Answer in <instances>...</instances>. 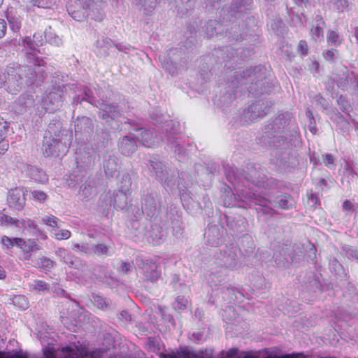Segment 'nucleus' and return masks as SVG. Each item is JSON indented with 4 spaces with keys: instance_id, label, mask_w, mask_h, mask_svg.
<instances>
[{
    "instance_id": "f257e3e1",
    "label": "nucleus",
    "mask_w": 358,
    "mask_h": 358,
    "mask_svg": "<svg viewBox=\"0 0 358 358\" xmlns=\"http://www.w3.org/2000/svg\"><path fill=\"white\" fill-rule=\"evenodd\" d=\"M289 124V120L284 114H280L272 122L264 126L263 134L259 137L261 143L275 149L272 155L278 157L280 162H285L288 155L287 148L289 141L286 129Z\"/></svg>"
},
{
    "instance_id": "f03ea898",
    "label": "nucleus",
    "mask_w": 358,
    "mask_h": 358,
    "mask_svg": "<svg viewBox=\"0 0 358 358\" xmlns=\"http://www.w3.org/2000/svg\"><path fill=\"white\" fill-rule=\"evenodd\" d=\"M71 132L68 130H59L58 134L49 126L43 136L41 150L45 156L59 155L67 152L71 144Z\"/></svg>"
},
{
    "instance_id": "7ed1b4c3",
    "label": "nucleus",
    "mask_w": 358,
    "mask_h": 358,
    "mask_svg": "<svg viewBox=\"0 0 358 358\" xmlns=\"http://www.w3.org/2000/svg\"><path fill=\"white\" fill-rule=\"evenodd\" d=\"M101 350H97L92 352H85L81 358H101ZM44 358H76L73 349L64 347L56 350L53 347L48 346L43 350ZM0 358H27L26 355L15 352L12 355H3L0 354Z\"/></svg>"
},
{
    "instance_id": "20e7f679",
    "label": "nucleus",
    "mask_w": 358,
    "mask_h": 358,
    "mask_svg": "<svg viewBox=\"0 0 358 358\" xmlns=\"http://www.w3.org/2000/svg\"><path fill=\"white\" fill-rule=\"evenodd\" d=\"M262 69L263 67L259 66L245 71L243 69L238 68L234 71H230L227 83L232 88L238 87V85L246 84L248 81H251L252 83L255 82L257 84L258 81L265 78L264 75L259 74Z\"/></svg>"
},
{
    "instance_id": "39448f33",
    "label": "nucleus",
    "mask_w": 358,
    "mask_h": 358,
    "mask_svg": "<svg viewBox=\"0 0 358 358\" xmlns=\"http://www.w3.org/2000/svg\"><path fill=\"white\" fill-rule=\"evenodd\" d=\"M68 313L61 312V322L67 329L76 332L80 327V322L85 320L86 313L85 310L75 303H67Z\"/></svg>"
},
{
    "instance_id": "423d86ee",
    "label": "nucleus",
    "mask_w": 358,
    "mask_h": 358,
    "mask_svg": "<svg viewBox=\"0 0 358 358\" xmlns=\"http://www.w3.org/2000/svg\"><path fill=\"white\" fill-rule=\"evenodd\" d=\"M270 108L271 106L267 101H257L252 103L243 110L241 118L245 123L250 124L258 118L263 117L266 115L269 112Z\"/></svg>"
},
{
    "instance_id": "0eeeda50",
    "label": "nucleus",
    "mask_w": 358,
    "mask_h": 358,
    "mask_svg": "<svg viewBox=\"0 0 358 358\" xmlns=\"http://www.w3.org/2000/svg\"><path fill=\"white\" fill-rule=\"evenodd\" d=\"M64 87L53 86L50 92L43 98V107L50 113L58 110L64 101Z\"/></svg>"
},
{
    "instance_id": "6e6552de",
    "label": "nucleus",
    "mask_w": 358,
    "mask_h": 358,
    "mask_svg": "<svg viewBox=\"0 0 358 358\" xmlns=\"http://www.w3.org/2000/svg\"><path fill=\"white\" fill-rule=\"evenodd\" d=\"M20 69L8 67L6 69V81L5 87L11 94H15L20 91L23 85V79L20 73Z\"/></svg>"
},
{
    "instance_id": "1a4fd4ad",
    "label": "nucleus",
    "mask_w": 358,
    "mask_h": 358,
    "mask_svg": "<svg viewBox=\"0 0 358 358\" xmlns=\"http://www.w3.org/2000/svg\"><path fill=\"white\" fill-rule=\"evenodd\" d=\"M135 137L141 142L143 146L147 148L158 146L163 141L162 136L157 131L142 128L136 130Z\"/></svg>"
},
{
    "instance_id": "9d476101",
    "label": "nucleus",
    "mask_w": 358,
    "mask_h": 358,
    "mask_svg": "<svg viewBox=\"0 0 358 358\" xmlns=\"http://www.w3.org/2000/svg\"><path fill=\"white\" fill-rule=\"evenodd\" d=\"M96 107L99 108V117L110 124L113 120L122 115L121 110L117 105L114 103H108L103 101H98Z\"/></svg>"
},
{
    "instance_id": "9b49d317",
    "label": "nucleus",
    "mask_w": 358,
    "mask_h": 358,
    "mask_svg": "<svg viewBox=\"0 0 358 358\" xmlns=\"http://www.w3.org/2000/svg\"><path fill=\"white\" fill-rule=\"evenodd\" d=\"M55 253L60 261L72 268L83 271L86 267L85 262L79 257H75L66 249L59 248L55 250Z\"/></svg>"
},
{
    "instance_id": "f8f14e48",
    "label": "nucleus",
    "mask_w": 358,
    "mask_h": 358,
    "mask_svg": "<svg viewBox=\"0 0 358 358\" xmlns=\"http://www.w3.org/2000/svg\"><path fill=\"white\" fill-rule=\"evenodd\" d=\"M228 270L225 266H219L213 270L208 282L213 289L220 290L227 283Z\"/></svg>"
},
{
    "instance_id": "ddd939ff",
    "label": "nucleus",
    "mask_w": 358,
    "mask_h": 358,
    "mask_svg": "<svg viewBox=\"0 0 358 358\" xmlns=\"http://www.w3.org/2000/svg\"><path fill=\"white\" fill-rule=\"evenodd\" d=\"M7 202L10 207L21 210L26 203L24 188L18 187L10 189L8 192Z\"/></svg>"
},
{
    "instance_id": "4468645a",
    "label": "nucleus",
    "mask_w": 358,
    "mask_h": 358,
    "mask_svg": "<svg viewBox=\"0 0 358 358\" xmlns=\"http://www.w3.org/2000/svg\"><path fill=\"white\" fill-rule=\"evenodd\" d=\"M136 261L138 267L143 270L145 280L152 282L157 281L159 276V273L157 271V266L155 263L149 260H143L141 258L136 259Z\"/></svg>"
},
{
    "instance_id": "2eb2a0df",
    "label": "nucleus",
    "mask_w": 358,
    "mask_h": 358,
    "mask_svg": "<svg viewBox=\"0 0 358 358\" xmlns=\"http://www.w3.org/2000/svg\"><path fill=\"white\" fill-rule=\"evenodd\" d=\"M245 178L247 180L258 187H266L269 185L264 171L260 167L258 169L252 167V169L247 172Z\"/></svg>"
},
{
    "instance_id": "dca6fc26",
    "label": "nucleus",
    "mask_w": 358,
    "mask_h": 358,
    "mask_svg": "<svg viewBox=\"0 0 358 358\" xmlns=\"http://www.w3.org/2000/svg\"><path fill=\"white\" fill-rule=\"evenodd\" d=\"M95 46L96 53L99 57H106L109 55L113 49L115 48L121 50L118 45L115 44L110 38L105 36H103L101 39L96 40Z\"/></svg>"
},
{
    "instance_id": "f3484780",
    "label": "nucleus",
    "mask_w": 358,
    "mask_h": 358,
    "mask_svg": "<svg viewBox=\"0 0 358 358\" xmlns=\"http://www.w3.org/2000/svg\"><path fill=\"white\" fill-rule=\"evenodd\" d=\"M131 192L119 189L113 194V197L110 196V205H113L115 208L127 210L130 204L129 196Z\"/></svg>"
},
{
    "instance_id": "a211bd4d",
    "label": "nucleus",
    "mask_w": 358,
    "mask_h": 358,
    "mask_svg": "<svg viewBox=\"0 0 358 358\" xmlns=\"http://www.w3.org/2000/svg\"><path fill=\"white\" fill-rule=\"evenodd\" d=\"M150 165L159 180L166 183L168 186L174 184L172 182V177L169 178V169L162 162L153 159L150 160Z\"/></svg>"
},
{
    "instance_id": "6ab92c4d",
    "label": "nucleus",
    "mask_w": 358,
    "mask_h": 358,
    "mask_svg": "<svg viewBox=\"0 0 358 358\" xmlns=\"http://www.w3.org/2000/svg\"><path fill=\"white\" fill-rule=\"evenodd\" d=\"M22 172L24 173L27 177L36 182H44L48 180L45 173L43 170L34 166L24 164L22 168Z\"/></svg>"
},
{
    "instance_id": "aec40b11",
    "label": "nucleus",
    "mask_w": 358,
    "mask_h": 358,
    "mask_svg": "<svg viewBox=\"0 0 358 358\" xmlns=\"http://www.w3.org/2000/svg\"><path fill=\"white\" fill-rule=\"evenodd\" d=\"M355 77L352 73H350L347 67L343 66L338 73L337 85L342 90H347L348 87L355 83Z\"/></svg>"
},
{
    "instance_id": "412c9836",
    "label": "nucleus",
    "mask_w": 358,
    "mask_h": 358,
    "mask_svg": "<svg viewBox=\"0 0 358 358\" xmlns=\"http://www.w3.org/2000/svg\"><path fill=\"white\" fill-rule=\"evenodd\" d=\"M168 309L164 307L158 306L155 310H152L150 315V320L152 323H157V317L159 316L162 320L164 322H168L171 326L175 325V321L173 316L167 312Z\"/></svg>"
},
{
    "instance_id": "4be33fe9",
    "label": "nucleus",
    "mask_w": 358,
    "mask_h": 358,
    "mask_svg": "<svg viewBox=\"0 0 358 358\" xmlns=\"http://www.w3.org/2000/svg\"><path fill=\"white\" fill-rule=\"evenodd\" d=\"M119 148L124 155L130 156L136 152L137 145L132 136H124L119 141Z\"/></svg>"
},
{
    "instance_id": "5701e85b",
    "label": "nucleus",
    "mask_w": 358,
    "mask_h": 358,
    "mask_svg": "<svg viewBox=\"0 0 358 358\" xmlns=\"http://www.w3.org/2000/svg\"><path fill=\"white\" fill-rule=\"evenodd\" d=\"M141 209L143 213L152 218L157 211V203L155 196L151 194H147L142 199Z\"/></svg>"
},
{
    "instance_id": "b1692460",
    "label": "nucleus",
    "mask_w": 358,
    "mask_h": 358,
    "mask_svg": "<svg viewBox=\"0 0 358 358\" xmlns=\"http://www.w3.org/2000/svg\"><path fill=\"white\" fill-rule=\"evenodd\" d=\"M241 199L247 203H254L261 206H266L268 200L264 196L257 194L255 192L249 191V189H243L241 195Z\"/></svg>"
},
{
    "instance_id": "393cba45",
    "label": "nucleus",
    "mask_w": 358,
    "mask_h": 358,
    "mask_svg": "<svg viewBox=\"0 0 358 358\" xmlns=\"http://www.w3.org/2000/svg\"><path fill=\"white\" fill-rule=\"evenodd\" d=\"M241 311L243 309L240 306H227L223 309L222 317L227 323H234L238 321Z\"/></svg>"
},
{
    "instance_id": "a878e982",
    "label": "nucleus",
    "mask_w": 358,
    "mask_h": 358,
    "mask_svg": "<svg viewBox=\"0 0 358 358\" xmlns=\"http://www.w3.org/2000/svg\"><path fill=\"white\" fill-rule=\"evenodd\" d=\"M34 106L32 96L22 95L15 102L14 108L17 113H22Z\"/></svg>"
},
{
    "instance_id": "bb28decb",
    "label": "nucleus",
    "mask_w": 358,
    "mask_h": 358,
    "mask_svg": "<svg viewBox=\"0 0 358 358\" xmlns=\"http://www.w3.org/2000/svg\"><path fill=\"white\" fill-rule=\"evenodd\" d=\"M19 228L22 229L24 231H27L29 234L32 235H42V238L45 239L47 238L46 235L43 234L41 230L38 229L36 222L31 219H21Z\"/></svg>"
},
{
    "instance_id": "cd10ccee",
    "label": "nucleus",
    "mask_w": 358,
    "mask_h": 358,
    "mask_svg": "<svg viewBox=\"0 0 358 358\" xmlns=\"http://www.w3.org/2000/svg\"><path fill=\"white\" fill-rule=\"evenodd\" d=\"M103 168L107 176L113 177L118 169V159L113 155L106 157L103 162Z\"/></svg>"
},
{
    "instance_id": "c85d7f7f",
    "label": "nucleus",
    "mask_w": 358,
    "mask_h": 358,
    "mask_svg": "<svg viewBox=\"0 0 358 358\" xmlns=\"http://www.w3.org/2000/svg\"><path fill=\"white\" fill-rule=\"evenodd\" d=\"M195 0H175L176 9L180 17L187 15L194 8Z\"/></svg>"
},
{
    "instance_id": "c756f323",
    "label": "nucleus",
    "mask_w": 358,
    "mask_h": 358,
    "mask_svg": "<svg viewBox=\"0 0 358 358\" xmlns=\"http://www.w3.org/2000/svg\"><path fill=\"white\" fill-rule=\"evenodd\" d=\"M220 292L222 294V298L223 301H227L229 303L236 301L238 299L237 294L241 295V292H238L229 284H227L225 286H223L220 289Z\"/></svg>"
},
{
    "instance_id": "7c9ffc66",
    "label": "nucleus",
    "mask_w": 358,
    "mask_h": 358,
    "mask_svg": "<svg viewBox=\"0 0 358 358\" xmlns=\"http://www.w3.org/2000/svg\"><path fill=\"white\" fill-rule=\"evenodd\" d=\"M204 31L208 38L217 36L224 31V27L216 20H209L206 22Z\"/></svg>"
},
{
    "instance_id": "2f4dec72",
    "label": "nucleus",
    "mask_w": 358,
    "mask_h": 358,
    "mask_svg": "<svg viewBox=\"0 0 358 358\" xmlns=\"http://www.w3.org/2000/svg\"><path fill=\"white\" fill-rule=\"evenodd\" d=\"M149 241L153 245H160L164 239V234L162 228L158 226L152 227L149 232Z\"/></svg>"
},
{
    "instance_id": "473e14b6",
    "label": "nucleus",
    "mask_w": 358,
    "mask_h": 358,
    "mask_svg": "<svg viewBox=\"0 0 358 358\" xmlns=\"http://www.w3.org/2000/svg\"><path fill=\"white\" fill-rule=\"evenodd\" d=\"M17 247L22 249L23 252H36L41 250L40 246L36 243L35 240L29 239L25 241L22 238L17 240Z\"/></svg>"
},
{
    "instance_id": "72a5a7b5",
    "label": "nucleus",
    "mask_w": 358,
    "mask_h": 358,
    "mask_svg": "<svg viewBox=\"0 0 358 358\" xmlns=\"http://www.w3.org/2000/svg\"><path fill=\"white\" fill-rule=\"evenodd\" d=\"M29 290L32 292H40L45 294L48 292L51 288L50 284L42 280H34L29 284Z\"/></svg>"
},
{
    "instance_id": "f704fd0d",
    "label": "nucleus",
    "mask_w": 358,
    "mask_h": 358,
    "mask_svg": "<svg viewBox=\"0 0 358 358\" xmlns=\"http://www.w3.org/2000/svg\"><path fill=\"white\" fill-rule=\"evenodd\" d=\"M252 0H233L231 10L234 13H243L250 8Z\"/></svg>"
},
{
    "instance_id": "c9c22d12",
    "label": "nucleus",
    "mask_w": 358,
    "mask_h": 358,
    "mask_svg": "<svg viewBox=\"0 0 358 358\" xmlns=\"http://www.w3.org/2000/svg\"><path fill=\"white\" fill-rule=\"evenodd\" d=\"M96 192V187L95 182L91 179H89L82 187L81 193L84 197L87 198L91 195L95 194Z\"/></svg>"
},
{
    "instance_id": "e433bc0d",
    "label": "nucleus",
    "mask_w": 358,
    "mask_h": 358,
    "mask_svg": "<svg viewBox=\"0 0 358 358\" xmlns=\"http://www.w3.org/2000/svg\"><path fill=\"white\" fill-rule=\"evenodd\" d=\"M275 203L278 207L287 209L293 206L294 200L290 196L282 195L275 199Z\"/></svg>"
},
{
    "instance_id": "4c0bfd02",
    "label": "nucleus",
    "mask_w": 358,
    "mask_h": 358,
    "mask_svg": "<svg viewBox=\"0 0 358 358\" xmlns=\"http://www.w3.org/2000/svg\"><path fill=\"white\" fill-rule=\"evenodd\" d=\"M327 43L334 47L339 46L343 42V38L335 31H329L327 36Z\"/></svg>"
},
{
    "instance_id": "58836bf2",
    "label": "nucleus",
    "mask_w": 358,
    "mask_h": 358,
    "mask_svg": "<svg viewBox=\"0 0 358 358\" xmlns=\"http://www.w3.org/2000/svg\"><path fill=\"white\" fill-rule=\"evenodd\" d=\"M89 320H90L91 323H92V327L94 329H100L101 331L99 332V334H102L103 336H106V334H104V331H106V328H107V326L106 324H103L102 322L99 319L97 318L96 317H89L88 319ZM113 335V332H107L106 333V336H112Z\"/></svg>"
},
{
    "instance_id": "ea45409f",
    "label": "nucleus",
    "mask_w": 358,
    "mask_h": 358,
    "mask_svg": "<svg viewBox=\"0 0 358 358\" xmlns=\"http://www.w3.org/2000/svg\"><path fill=\"white\" fill-rule=\"evenodd\" d=\"M7 20L10 29L13 32L17 33L20 31L22 25L21 18L19 16L8 14L7 15Z\"/></svg>"
},
{
    "instance_id": "a19ab883",
    "label": "nucleus",
    "mask_w": 358,
    "mask_h": 358,
    "mask_svg": "<svg viewBox=\"0 0 358 358\" xmlns=\"http://www.w3.org/2000/svg\"><path fill=\"white\" fill-rule=\"evenodd\" d=\"M94 250L93 255H96L99 257L109 256L111 255L110 248L104 243L94 244Z\"/></svg>"
},
{
    "instance_id": "79ce46f5",
    "label": "nucleus",
    "mask_w": 358,
    "mask_h": 358,
    "mask_svg": "<svg viewBox=\"0 0 358 358\" xmlns=\"http://www.w3.org/2000/svg\"><path fill=\"white\" fill-rule=\"evenodd\" d=\"M41 220L47 226L52 227V231H55V229H58L60 226V220L52 215H45L43 217Z\"/></svg>"
},
{
    "instance_id": "37998d69",
    "label": "nucleus",
    "mask_w": 358,
    "mask_h": 358,
    "mask_svg": "<svg viewBox=\"0 0 358 358\" xmlns=\"http://www.w3.org/2000/svg\"><path fill=\"white\" fill-rule=\"evenodd\" d=\"M120 183L121 185L120 187V189L131 192L132 182L131 176L128 173H124L122 174Z\"/></svg>"
},
{
    "instance_id": "c03bdc74",
    "label": "nucleus",
    "mask_w": 358,
    "mask_h": 358,
    "mask_svg": "<svg viewBox=\"0 0 358 358\" xmlns=\"http://www.w3.org/2000/svg\"><path fill=\"white\" fill-rule=\"evenodd\" d=\"M51 232L52 233L54 238L59 241L67 240L71 236V231L67 229L58 230V229H56L54 231H51Z\"/></svg>"
},
{
    "instance_id": "a18cd8bd",
    "label": "nucleus",
    "mask_w": 358,
    "mask_h": 358,
    "mask_svg": "<svg viewBox=\"0 0 358 358\" xmlns=\"http://www.w3.org/2000/svg\"><path fill=\"white\" fill-rule=\"evenodd\" d=\"M85 95L80 98V95H78V96H75L73 99V103H82L83 101H87L92 104H94L93 101H94V98L91 96V92L90 90L87 89L85 90Z\"/></svg>"
},
{
    "instance_id": "49530a36",
    "label": "nucleus",
    "mask_w": 358,
    "mask_h": 358,
    "mask_svg": "<svg viewBox=\"0 0 358 358\" xmlns=\"http://www.w3.org/2000/svg\"><path fill=\"white\" fill-rule=\"evenodd\" d=\"M13 303L15 306H18L20 309L25 310L29 307V303L24 296L18 295L14 296Z\"/></svg>"
},
{
    "instance_id": "de8ad7c7",
    "label": "nucleus",
    "mask_w": 358,
    "mask_h": 358,
    "mask_svg": "<svg viewBox=\"0 0 358 358\" xmlns=\"http://www.w3.org/2000/svg\"><path fill=\"white\" fill-rule=\"evenodd\" d=\"M188 300L183 296H178L175 301L172 303L173 308L175 310H182L187 306Z\"/></svg>"
},
{
    "instance_id": "09e8293b",
    "label": "nucleus",
    "mask_w": 358,
    "mask_h": 358,
    "mask_svg": "<svg viewBox=\"0 0 358 358\" xmlns=\"http://www.w3.org/2000/svg\"><path fill=\"white\" fill-rule=\"evenodd\" d=\"M324 27L316 26L311 29V36L315 41H320L324 38Z\"/></svg>"
},
{
    "instance_id": "8fccbe9b",
    "label": "nucleus",
    "mask_w": 358,
    "mask_h": 358,
    "mask_svg": "<svg viewBox=\"0 0 358 358\" xmlns=\"http://www.w3.org/2000/svg\"><path fill=\"white\" fill-rule=\"evenodd\" d=\"M36 264L39 268L49 270L53 267L54 262L50 259L43 257L37 260Z\"/></svg>"
},
{
    "instance_id": "3c124183",
    "label": "nucleus",
    "mask_w": 358,
    "mask_h": 358,
    "mask_svg": "<svg viewBox=\"0 0 358 358\" xmlns=\"http://www.w3.org/2000/svg\"><path fill=\"white\" fill-rule=\"evenodd\" d=\"M77 167L80 166L81 168H83L85 171L86 169H90L94 166V157L92 155H87L84 161H81L80 163L77 162Z\"/></svg>"
},
{
    "instance_id": "603ef678",
    "label": "nucleus",
    "mask_w": 358,
    "mask_h": 358,
    "mask_svg": "<svg viewBox=\"0 0 358 358\" xmlns=\"http://www.w3.org/2000/svg\"><path fill=\"white\" fill-rule=\"evenodd\" d=\"M334 5L338 13H343L348 10L350 4L348 0H335Z\"/></svg>"
},
{
    "instance_id": "864d4df0",
    "label": "nucleus",
    "mask_w": 358,
    "mask_h": 358,
    "mask_svg": "<svg viewBox=\"0 0 358 358\" xmlns=\"http://www.w3.org/2000/svg\"><path fill=\"white\" fill-rule=\"evenodd\" d=\"M133 268V262H120L117 266V270L123 274H128L132 271Z\"/></svg>"
},
{
    "instance_id": "5fc2aeb1",
    "label": "nucleus",
    "mask_w": 358,
    "mask_h": 358,
    "mask_svg": "<svg viewBox=\"0 0 358 358\" xmlns=\"http://www.w3.org/2000/svg\"><path fill=\"white\" fill-rule=\"evenodd\" d=\"M20 238H10L6 236L1 237V243L7 249L13 248L14 245L17 246V240Z\"/></svg>"
},
{
    "instance_id": "6e6d98bb",
    "label": "nucleus",
    "mask_w": 358,
    "mask_h": 358,
    "mask_svg": "<svg viewBox=\"0 0 358 358\" xmlns=\"http://www.w3.org/2000/svg\"><path fill=\"white\" fill-rule=\"evenodd\" d=\"M118 319L122 325L127 327L132 321V316L127 311L122 310L118 315Z\"/></svg>"
},
{
    "instance_id": "4d7b16f0",
    "label": "nucleus",
    "mask_w": 358,
    "mask_h": 358,
    "mask_svg": "<svg viewBox=\"0 0 358 358\" xmlns=\"http://www.w3.org/2000/svg\"><path fill=\"white\" fill-rule=\"evenodd\" d=\"M35 3H36V6L44 8H50L54 5H56L59 0H41L40 1H37V0H34Z\"/></svg>"
},
{
    "instance_id": "13d9d810",
    "label": "nucleus",
    "mask_w": 358,
    "mask_h": 358,
    "mask_svg": "<svg viewBox=\"0 0 358 358\" xmlns=\"http://www.w3.org/2000/svg\"><path fill=\"white\" fill-rule=\"evenodd\" d=\"M7 134H0V156L8 149V141L6 139Z\"/></svg>"
},
{
    "instance_id": "bf43d9fd",
    "label": "nucleus",
    "mask_w": 358,
    "mask_h": 358,
    "mask_svg": "<svg viewBox=\"0 0 358 358\" xmlns=\"http://www.w3.org/2000/svg\"><path fill=\"white\" fill-rule=\"evenodd\" d=\"M235 99V94L233 91L227 92L220 97V101L223 104L229 105Z\"/></svg>"
},
{
    "instance_id": "052dcab7",
    "label": "nucleus",
    "mask_w": 358,
    "mask_h": 358,
    "mask_svg": "<svg viewBox=\"0 0 358 358\" xmlns=\"http://www.w3.org/2000/svg\"><path fill=\"white\" fill-rule=\"evenodd\" d=\"M323 162L326 166L331 168L336 166L335 158L331 154H326L322 155Z\"/></svg>"
},
{
    "instance_id": "680f3d73",
    "label": "nucleus",
    "mask_w": 358,
    "mask_h": 358,
    "mask_svg": "<svg viewBox=\"0 0 358 358\" xmlns=\"http://www.w3.org/2000/svg\"><path fill=\"white\" fill-rule=\"evenodd\" d=\"M31 193L33 199L40 202L45 201L48 197L47 194L43 191L34 190Z\"/></svg>"
},
{
    "instance_id": "e2e57ef3",
    "label": "nucleus",
    "mask_w": 358,
    "mask_h": 358,
    "mask_svg": "<svg viewBox=\"0 0 358 358\" xmlns=\"http://www.w3.org/2000/svg\"><path fill=\"white\" fill-rule=\"evenodd\" d=\"M94 243H83V246H81V253L88 255H93V252H94Z\"/></svg>"
},
{
    "instance_id": "0e129e2a",
    "label": "nucleus",
    "mask_w": 358,
    "mask_h": 358,
    "mask_svg": "<svg viewBox=\"0 0 358 358\" xmlns=\"http://www.w3.org/2000/svg\"><path fill=\"white\" fill-rule=\"evenodd\" d=\"M93 303L100 309H104L107 306L106 300L100 296H93Z\"/></svg>"
},
{
    "instance_id": "69168bd1",
    "label": "nucleus",
    "mask_w": 358,
    "mask_h": 358,
    "mask_svg": "<svg viewBox=\"0 0 358 358\" xmlns=\"http://www.w3.org/2000/svg\"><path fill=\"white\" fill-rule=\"evenodd\" d=\"M338 54L336 50L331 49L325 51L323 54L324 57L327 61H333L335 58L336 55Z\"/></svg>"
},
{
    "instance_id": "338daca9",
    "label": "nucleus",
    "mask_w": 358,
    "mask_h": 358,
    "mask_svg": "<svg viewBox=\"0 0 358 358\" xmlns=\"http://www.w3.org/2000/svg\"><path fill=\"white\" fill-rule=\"evenodd\" d=\"M18 222H20V220L14 219L8 215L2 217V223H9L19 228L20 224Z\"/></svg>"
},
{
    "instance_id": "774afa93",
    "label": "nucleus",
    "mask_w": 358,
    "mask_h": 358,
    "mask_svg": "<svg viewBox=\"0 0 358 358\" xmlns=\"http://www.w3.org/2000/svg\"><path fill=\"white\" fill-rule=\"evenodd\" d=\"M298 51H300L303 55H306L308 53V46L305 41H300L298 45Z\"/></svg>"
}]
</instances>
